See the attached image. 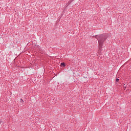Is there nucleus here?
<instances>
[{"label":"nucleus","instance_id":"nucleus-4","mask_svg":"<svg viewBox=\"0 0 131 131\" xmlns=\"http://www.w3.org/2000/svg\"><path fill=\"white\" fill-rule=\"evenodd\" d=\"M116 81H117V82L119 81V79L117 78V79H116Z\"/></svg>","mask_w":131,"mask_h":131},{"label":"nucleus","instance_id":"nucleus-1","mask_svg":"<svg viewBox=\"0 0 131 131\" xmlns=\"http://www.w3.org/2000/svg\"><path fill=\"white\" fill-rule=\"evenodd\" d=\"M96 37L98 41L99 46L100 47V49L103 47V45L104 43V41L107 39V36L101 34L100 35H97L96 36Z\"/></svg>","mask_w":131,"mask_h":131},{"label":"nucleus","instance_id":"nucleus-3","mask_svg":"<svg viewBox=\"0 0 131 131\" xmlns=\"http://www.w3.org/2000/svg\"><path fill=\"white\" fill-rule=\"evenodd\" d=\"M20 102H21V103H23V102H24V101L23 100V99H21Z\"/></svg>","mask_w":131,"mask_h":131},{"label":"nucleus","instance_id":"nucleus-2","mask_svg":"<svg viewBox=\"0 0 131 131\" xmlns=\"http://www.w3.org/2000/svg\"><path fill=\"white\" fill-rule=\"evenodd\" d=\"M61 67H65L66 66V64L64 62H61L60 64Z\"/></svg>","mask_w":131,"mask_h":131}]
</instances>
